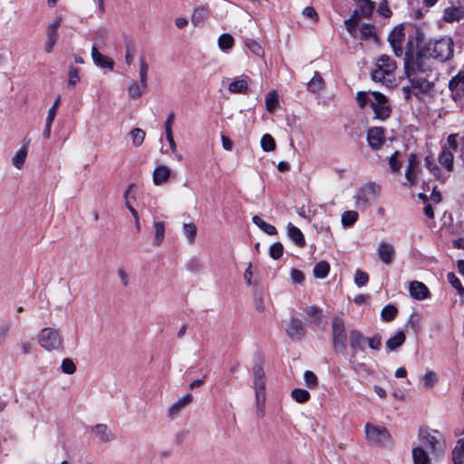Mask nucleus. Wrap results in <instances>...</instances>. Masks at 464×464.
<instances>
[{"mask_svg":"<svg viewBox=\"0 0 464 464\" xmlns=\"http://www.w3.org/2000/svg\"><path fill=\"white\" fill-rule=\"evenodd\" d=\"M253 375H254V389L256 392V414H257L258 418H263L265 415L266 382H265V372L260 364H256L254 366Z\"/></svg>","mask_w":464,"mask_h":464,"instance_id":"nucleus-4","label":"nucleus"},{"mask_svg":"<svg viewBox=\"0 0 464 464\" xmlns=\"http://www.w3.org/2000/svg\"><path fill=\"white\" fill-rule=\"evenodd\" d=\"M420 160L417 154L410 153L408 156V165L405 170V178L411 186L417 184V178L420 172Z\"/></svg>","mask_w":464,"mask_h":464,"instance_id":"nucleus-12","label":"nucleus"},{"mask_svg":"<svg viewBox=\"0 0 464 464\" xmlns=\"http://www.w3.org/2000/svg\"><path fill=\"white\" fill-rule=\"evenodd\" d=\"M406 340V336L403 331H398L393 336L389 338L386 342V348L388 351H394L398 347L401 346Z\"/></svg>","mask_w":464,"mask_h":464,"instance_id":"nucleus-28","label":"nucleus"},{"mask_svg":"<svg viewBox=\"0 0 464 464\" xmlns=\"http://www.w3.org/2000/svg\"><path fill=\"white\" fill-rule=\"evenodd\" d=\"M60 104H61V97L59 96L54 101L53 106L50 108V110L48 111V115H47V118H46V121H48V123L49 122H53L55 115H56V112H57V110H58Z\"/></svg>","mask_w":464,"mask_h":464,"instance_id":"nucleus-64","label":"nucleus"},{"mask_svg":"<svg viewBox=\"0 0 464 464\" xmlns=\"http://www.w3.org/2000/svg\"><path fill=\"white\" fill-rule=\"evenodd\" d=\"M424 160H425V166L430 170V172L436 179H440V169L439 166L429 156H427Z\"/></svg>","mask_w":464,"mask_h":464,"instance_id":"nucleus-50","label":"nucleus"},{"mask_svg":"<svg viewBox=\"0 0 464 464\" xmlns=\"http://www.w3.org/2000/svg\"><path fill=\"white\" fill-rule=\"evenodd\" d=\"M62 371L66 374H72L76 371V366L74 362L69 359H63L61 365Z\"/></svg>","mask_w":464,"mask_h":464,"instance_id":"nucleus-61","label":"nucleus"},{"mask_svg":"<svg viewBox=\"0 0 464 464\" xmlns=\"http://www.w3.org/2000/svg\"><path fill=\"white\" fill-rule=\"evenodd\" d=\"M39 345L47 352L58 351L63 347L60 331L53 327H44L37 334Z\"/></svg>","mask_w":464,"mask_h":464,"instance_id":"nucleus-5","label":"nucleus"},{"mask_svg":"<svg viewBox=\"0 0 464 464\" xmlns=\"http://www.w3.org/2000/svg\"><path fill=\"white\" fill-rule=\"evenodd\" d=\"M145 90L142 89L141 84L139 85L136 82H133L128 88L129 96L131 99L140 98Z\"/></svg>","mask_w":464,"mask_h":464,"instance_id":"nucleus-52","label":"nucleus"},{"mask_svg":"<svg viewBox=\"0 0 464 464\" xmlns=\"http://www.w3.org/2000/svg\"><path fill=\"white\" fill-rule=\"evenodd\" d=\"M208 14V8L200 5L196 7L191 15V22L194 25H198Z\"/></svg>","mask_w":464,"mask_h":464,"instance_id":"nucleus-36","label":"nucleus"},{"mask_svg":"<svg viewBox=\"0 0 464 464\" xmlns=\"http://www.w3.org/2000/svg\"><path fill=\"white\" fill-rule=\"evenodd\" d=\"M92 430L103 442H109L113 440L114 436L107 425L100 423L92 427Z\"/></svg>","mask_w":464,"mask_h":464,"instance_id":"nucleus-29","label":"nucleus"},{"mask_svg":"<svg viewBox=\"0 0 464 464\" xmlns=\"http://www.w3.org/2000/svg\"><path fill=\"white\" fill-rule=\"evenodd\" d=\"M359 215L356 211L347 210L342 215V223L344 227H351L358 220Z\"/></svg>","mask_w":464,"mask_h":464,"instance_id":"nucleus-42","label":"nucleus"},{"mask_svg":"<svg viewBox=\"0 0 464 464\" xmlns=\"http://www.w3.org/2000/svg\"><path fill=\"white\" fill-rule=\"evenodd\" d=\"M324 87V82L323 77L318 72H315L314 77L307 83V88L312 92H317L323 90Z\"/></svg>","mask_w":464,"mask_h":464,"instance_id":"nucleus-33","label":"nucleus"},{"mask_svg":"<svg viewBox=\"0 0 464 464\" xmlns=\"http://www.w3.org/2000/svg\"><path fill=\"white\" fill-rule=\"evenodd\" d=\"M130 136L131 137L133 145L139 147L144 140L145 131L140 128H136L130 132Z\"/></svg>","mask_w":464,"mask_h":464,"instance_id":"nucleus-46","label":"nucleus"},{"mask_svg":"<svg viewBox=\"0 0 464 464\" xmlns=\"http://www.w3.org/2000/svg\"><path fill=\"white\" fill-rule=\"evenodd\" d=\"M192 401V396L190 393L185 394L182 398H180L178 401L173 403L169 409V416L170 418H174Z\"/></svg>","mask_w":464,"mask_h":464,"instance_id":"nucleus-22","label":"nucleus"},{"mask_svg":"<svg viewBox=\"0 0 464 464\" xmlns=\"http://www.w3.org/2000/svg\"><path fill=\"white\" fill-rule=\"evenodd\" d=\"M183 230L188 237L189 243H193L195 241V237L197 235V227L194 223H184L183 224Z\"/></svg>","mask_w":464,"mask_h":464,"instance_id":"nucleus-49","label":"nucleus"},{"mask_svg":"<svg viewBox=\"0 0 464 464\" xmlns=\"http://www.w3.org/2000/svg\"><path fill=\"white\" fill-rule=\"evenodd\" d=\"M410 295L412 298L417 300H423L429 296L428 287L421 282L412 281L409 286Z\"/></svg>","mask_w":464,"mask_h":464,"instance_id":"nucleus-18","label":"nucleus"},{"mask_svg":"<svg viewBox=\"0 0 464 464\" xmlns=\"http://www.w3.org/2000/svg\"><path fill=\"white\" fill-rule=\"evenodd\" d=\"M404 39L405 34L402 28H394L389 34L388 41L396 56H401L403 54L402 44Z\"/></svg>","mask_w":464,"mask_h":464,"instance_id":"nucleus-14","label":"nucleus"},{"mask_svg":"<svg viewBox=\"0 0 464 464\" xmlns=\"http://www.w3.org/2000/svg\"><path fill=\"white\" fill-rule=\"evenodd\" d=\"M380 188L373 183L365 185L357 195V206L366 208L371 202L376 199Z\"/></svg>","mask_w":464,"mask_h":464,"instance_id":"nucleus-10","label":"nucleus"},{"mask_svg":"<svg viewBox=\"0 0 464 464\" xmlns=\"http://www.w3.org/2000/svg\"><path fill=\"white\" fill-rule=\"evenodd\" d=\"M418 439L419 445L428 450L432 455H439L444 451V437L436 430L420 429Z\"/></svg>","mask_w":464,"mask_h":464,"instance_id":"nucleus-3","label":"nucleus"},{"mask_svg":"<svg viewBox=\"0 0 464 464\" xmlns=\"http://www.w3.org/2000/svg\"><path fill=\"white\" fill-rule=\"evenodd\" d=\"M92 57L95 65L101 68L113 69L114 62L112 59L102 54L96 46H92Z\"/></svg>","mask_w":464,"mask_h":464,"instance_id":"nucleus-21","label":"nucleus"},{"mask_svg":"<svg viewBox=\"0 0 464 464\" xmlns=\"http://www.w3.org/2000/svg\"><path fill=\"white\" fill-rule=\"evenodd\" d=\"M61 22H62V18L57 17L51 24H49L48 28H47V38L48 39L57 40V36H58L57 32H58V28L61 24Z\"/></svg>","mask_w":464,"mask_h":464,"instance_id":"nucleus-44","label":"nucleus"},{"mask_svg":"<svg viewBox=\"0 0 464 464\" xmlns=\"http://www.w3.org/2000/svg\"><path fill=\"white\" fill-rule=\"evenodd\" d=\"M171 170L169 167L161 165L153 171V183L157 186L161 185L169 179Z\"/></svg>","mask_w":464,"mask_h":464,"instance_id":"nucleus-23","label":"nucleus"},{"mask_svg":"<svg viewBox=\"0 0 464 464\" xmlns=\"http://www.w3.org/2000/svg\"><path fill=\"white\" fill-rule=\"evenodd\" d=\"M80 82L79 69L71 66L68 72V88H73Z\"/></svg>","mask_w":464,"mask_h":464,"instance_id":"nucleus-45","label":"nucleus"},{"mask_svg":"<svg viewBox=\"0 0 464 464\" xmlns=\"http://www.w3.org/2000/svg\"><path fill=\"white\" fill-rule=\"evenodd\" d=\"M443 19L447 23L459 22L464 19V5H452L444 9Z\"/></svg>","mask_w":464,"mask_h":464,"instance_id":"nucleus-16","label":"nucleus"},{"mask_svg":"<svg viewBox=\"0 0 464 464\" xmlns=\"http://www.w3.org/2000/svg\"><path fill=\"white\" fill-rule=\"evenodd\" d=\"M375 36V27L370 24H362L358 29V37L362 40Z\"/></svg>","mask_w":464,"mask_h":464,"instance_id":"nucleus-37","label":"nucleus"},{"mask_svg":"<svg viewBox=\"0 0 464 464\" xmlns=\"http://www.w3.org/2000/svg\"><path fill=\"white\" fill-rule=\"evenodd\" d=\"M286 333L291 339L301 340L305 334V330L299 319L292 318L287 325Z\"/></svg>","mask_w":464,"mask_h":464,"instance_id":"nucleus-17","label":"nucleus"},{"mask_svg":"<svg viewBox=\"0 0 464 464\" xmlns=\"http://www.w3.org/2000/svg\"><path fill=\"white\" fill-rule=\"evenodd\" d=\"M371 107L374 112V118L385 121L392 113V108L385 95L379 92H372Z\"/></svg>","mask_w":464,"mask_h":464,"instance_id":"nucleus-8","label":"nucleus"},{"mask_svg":"<svg viewBox=\"0 0 464 464\" xmlns=\"http://www.w3.org/2000/svg\"><path fill=\"white\" fill-rule=\"evenodd\" d=\"M278 105V97L276 92H269L266 95V107L267 111L273 113Z\"/></svg>","mask_w":464,"mask_h":464,"instance_id":"nucleus-39","label":"nucleus"},{"mask_svg":"<svg viewBox=\"0 0 464 464\" xmlns=\"http://www.w3.org/2000/svg\"><path fill=\"white\" fill-rule=\"evenodd\" d=\"M330 271V265L326 261H320L317 263L313 270L314 276L316 278H325Z\"/></svg>","mask_w":464,"mask_h":464,"instance_id":"nucleus-34","label":"nucleus"},{"mask_svg":"<svg viewBox=\"0 0 464 464\" xmlns=\"http://www.w3.org/2000/svg\"><path fill=\"white\" fill-rule=\"evenodd\" d=\"M412 459L414 464H430V459L426 449H424L420 445L413 448Z\"/></svg>","mask_w":464,"mask_h":464,"instance_id":"nucleus-26","label":"nucleus"},{"mask_svg":"<svg viewBox=\"0 0 464 464\" xmlns=\"http://www.w3.org/2000/svg\"><path fill=\"white\" fill-rule=\"evenodd\" d=\"M439 162L449 172L453 171V169H454V156H453V153L449 149L442 148L441 152L439 155Z\"/></svg>","mask_w":464,"mask_h":464,"instance_id":"nucleus-24","label":"nucleus"},{"mask_svg":"<svg viewBox=\"0 0 464 464\" xmlns=\"http://www.w3.org/2000/svg\"><path fill=\"white\" fill-rule=\"evenodd\" d=\"M287 234L296 246H304L305 245L304 237L302 231L292 223H288L287 225Z\"/></svg>","mask_w":464,"mask_h":464,"instance_id":"nucleus-27","label":"nucleus"},{"mask_svg":"<svg viewBox=\"0 0 464 464\" xmlns=\"http://www.w3.org/2000/svg\"><path fill=\"white\" fill-rule=\"evenodd\" d=\"M453 41L450 36H444L438 40H430L428 42L424 49L420 48L426 56L445 62L453 56L454 48Z\"/></svg>","mask_w":464,"mask_h":464,"instance_id":"nucleus-2","label":"nucleus"},{"mask_svg":"<svg viewBox=\"0 0 464 464\" xmlns=\"http://www.w3.org/2000/svg\"><path fill=\"white\" fill-rule=\"evenodd\" d=\"M452 460L454 464H464V439L458 440L452 451Z\"/></svg>","mask_w":464,"mask_h":464,"instance_id":"nucleus-32","label":"nucleus"},{"mask_svg":"<svg viewBox=\"0 0 464 464\" xmlns=\"http://www.w3.org/2000/svg\"><path fill=\"white\" fill-rule=\"evenodd\" d=\"M369 281V276L367 273L362 271V270H356L355 276H354V283L358 286H363L365 285Z\"/></svg>","mask_w":464,"mask_h":464,"instance_id":"nucleus-59","label":"nucleus"},{"mask_svg":"<svg viewBox=\"0 0 464 464\" xmlns=\"http://www.w3.org/2000/svg\"><path fill=\"white\" fill-rule=\"evenodd\" d=\"M372 95L365 92H358L356 94V101L360 108H363L367 103L371 105Z\"/></svg>","mask_w":464,"mask_h":464,"instance_id":"nucleus-62","label":"nucleus"},{"mask_svg":"<svg viewBox=\"0 0 464 464\" xmlns=\"http://www.w3.org/2000/svg\"><path fill=\"white\" fill-rule=\"evenodd\" d=\"M396 69V63L388 55H382L376 63V68L372 73L374 82H391L393 72Z\"/></svg>","mask_w":464,"mask_h":464,"instance_id":"nucleus-6","label":"nucleus"},{"mask_svg":"<svg viewBox=\"0 0 464 464\" xmlns=\"http://www.w3.org/2000/svg\"><path fill=\"white\" fill-rule=\"evenodd\" d=\"M350 347L352 350L351 356H355L358 351H364L367 337H365L360 331L352 330L349 334Z\"/></svg>","mask_w":464,"mask_h":464,"instance_id":"nucleus-15","label":"nucleus"},{"mask_svg":"<svg viewBox=\"0 0 464 464\" xmlns=\"http://www.w3.org/2000/svg\"><path fill=\"white\" fill-rule=\"evenodd\" d=\"M349 363L351 369L353 370L354 372L358 375L367 376L372 374V371L369 369V367L365 363L359 362L356 358V355L350 356Z\"/></svg>","mask_w":464,"mask_h":464,"instance_id":"nucleus-25","label":"nucleus"},{"mask_svg":"<svg viewBox=\"0 0 464 464\" xmlns=\"http://www.w3.org/2000/svg\"><path fill=\"white\" fill-rule=\"evenodd\" d=\"M378 256L384 264L390 265L394 258L395 249L391 244L382 242L378 247Z\"/></svg>","mask_w":464,"mask_h":464,"instance_id":"nucleus-20","label":"nucleus"},{"mask_svg":"<svg viewBox=\"0 0 464 464\" xmlns=\"http://www.w3.org/2000/svg\"><path fill=\"white\" fill-rule=\"evenodd\" d=\"M305 314L309 317H313L314 324H319L321 321L320 309L316 305H311L305 308Z\"/></svg>","mask_w":464,"mask_h":464,"instance_id":"nucleus-57","label":"nucleus"},{"mask_svg":"<svg viewBox=\"0 0 464 464\" xmlns=\"http://www.w3.org/2000/svg\"><path fill=\"white\" fill-rule=\"evenodd\" d=\"M27 156V148L24 146L21 148L12 160L13 165L18 169H22Z\"/></svg>","mask_w":464,"mask_h":464,"instance_id":"nucleus-38","label":"nucleus"},{"mask_svg":"<svg viewBox=\"0 0 464 464\" xmlns=\"http://www.w3.org/2000/svg\"><path fill=\"white\" fill-rule=\"evenodd\" d=\"M291 395L292 398L299 403H304L310 398V393L306 390L299 388L294 389Z\"/></svg>","mask_w":464,"mask_h":464,"instance_id":"nucleus-43","label":"nucleus"},{"mask_svg":"<svg viewBox=\"0 0 464 464\" xmlns=\"http://www.w3.org/2000/svg\"><path fill=\"white\" fill-rule=\"evenodd\" d=\"M218 47L226 52L233 47L234 38L228 34H223L218 37Z\"/></svg>","mask_w":464,"mask_h":464,"instance_id":"nucleus-40","label":"nucleus"},{"mask_svg":"<svg viewBox=\"0 0 464 464\" xmlns=\"http://www.w3.org/2000/svg\"><path fill=\"white\" fill-rule=\"evenodd\" d=\"M366 343L371 349L380 350L382 345V336L381 334H376L372 338H367Z\"/></svg>","mask_w":464,"mask_h":464,"instance_id":"nucleus-63","label":"nucleus"},{"mask_svg":"<svg viewBox=\"0 0 464 464\" xmlns=\"http://www.w3.org/2000/svg\"><path fill=\"white\" fill-rule=\"evenodd\" d=\"M154 228V240L153 245L159 246L165 237V224L162 221H156L153 223Z\"/></svg>","mask_w":464,"mask_h":464,"instance_id":"nucleus-30","label":"nucleus"},{"mask_svg":"<svg viewBox=\"0 0 464 464\" xmlns=\"http://www.w3.org/2000/svg\"><path fill=\"white\" fill-rule=\"evenodd\" d=\"M397 314H398V309L394 305L387 304L382 308L381 316L383 321L391 322L395 318Z\"/></svg>","mask_w":464,"mask_h":464,"instance_id":"nucleus-41","label":"nucleus"},{"mask_svg":"<svg viewBox=\"0 0 464 464\" xmlns=\"http://www.w3.org/2000/svg\"><path fill=\"white\" fill-rule=\"evenodd\" d=\"M253 223L257 226L261 230L270 236L277 234L276 227L264 221L260 217L254 216L252 218Z\"/></svg>","mask_w":464,"mask_h":464,"instance_id":"nucleus-31","label":"nucleus"},{"mask_svg":"<svg viewBox=\"0 0 464 464\" xmlns=\"http://www.w3.org/2000/svg\"><path fill=\"white\" fill-rule=\"evenodd\" d=\"M354 17L355 16H352L351 18L345 20L344 24H345L346 30L349 32V34L353 37L357 38L358 37V28H357L356 19Z\"/></svg>","mask_w":464,"mask_h":464,"instance_id":"nucleus-53","label":"nucleus"},{"mask_svg":"<svg viewBox=\"0 0 464 464\" xmlns=\"http://www.w3.org/2000/svg\"><path fill=\"white\" fill-rule=\"evenodd\" d=\"M438 376L434 372H427L423 376L425 388H431L438 382Z\"/></svg>","mask_w":464,"mask_h":464,"instance_id":"nucleus-58","label":"nucleus"},{"mask_svg":"<svg viewBox=\"0 0 464 464\" xmlns=\"http://www.w3.org/2000/svg\"><path fill=\"white\" fill-rule=\"evenodd\" d=\"M447 278L449 283L458 291L459 295L464 293V287L462 286L460 280L454 273H449L447 275Z\"/></svg>","mask_w":464,"mask_h":464,"instance_id":"nucleus-51","label":"nucleus"},{"mask_svg":"<svg viewBox=\"0 0 464 464\" xmlns=\"http://www.w3.org/2000/svg\"><path fill=\"white\" fill-rule=\"evenodd\" d=\"M354 1L357 3L359 9H357L353 12V16H362V17L369 18L372 14V12L375 8L374 2H372L371 0H354Z\"/></svg>","mask_w":464,"mask_h":464,"instance_id":"nucleus-19","label":"nucleus"},{"mask_svg":"<svg viewBox=\"0 0 464 464\" xmlns=\"http://www.w3.org/2000/svg\"><path fill=\"white\" fill-rule=\"evenodd\" d=\"M261 147L265 151H273L276 149V141L270 134H265L261 138Z\"/></svg>","mask_w":464,"mask_h":464,"instance_id":"nucleus-48","label":"nucleus"},{"mask_svg":"<svg viewBox=\"0 0 464 464\" xmlns=\"http://www.w3.org/2000/svg\"><path fill=\"white\" fill-rule=\"evenodd\" d=\"M186 267L190 272H198L202 269L203 264L198 257H192L187 263Z\"/></svg>","mask_w":464,"mask_h":464,"instance_id":"nucleus-60","label":"nucleus"},{"mask_svg":"<svg viewBox=\"0 0 464 464\" xmlns=\"http://www.w3.org/2000/svg\"><path fill=\"white\" fill-rule=\"evenodd\" d=\"M367 141L373 150H378L385 142L384 129L382 127H372L367 130Z\"/></svg>","mask_w":464,"mask_h":464,"instance_id":"nucleus-13","label":"nucleus"},{"mask_svg":"<svg viewBox=\"0 0 464 464\" xmlns=\"http://www.w3.org/2000/svg\"><path fill=\"white\" fill-rule=\"evenodd\" d=\"M148 71H149L148 63L144 61V59H140V80L141 87L143 90H146L148 87V85H147Z\"/></svg>","mask_w":464,"mask_h":464,"instance_id":"nucleus-47","label":"nucleus"},{"mask_svg":"<svg viewBox=\"0 0 464 464\" xmlns=\"http://www.w3.org/2000/svg\"><path fill=\"white\" fill-rule=\"evenodd\" d=\"M452 99L458 103L464 102V71L459 72L449 82Z\"/></svg>","mask_w":464,"mask_h":464,"instance_id":"nucleus-11","label":"nucleus"},{"mask_svg":"<svg viewBox=\"0 0 464 464\" xmlns=\"http://www.w3.org/2000/svg\"><path fill=\"white\" fill-rule=\"evenodd\" d=\"M246 45L250 50V52L252 53H254L255 55L259 56V57L264 55V50H263L262 46L256 41L247 40L246 42Z\"/></svg>","mask_w":464,"mask_h":464,"instance_id":"nucleus-56","label":"nucleus"},{"mask_svg":"<svg viewBox=\"0 0 464 464\" xmlns=\"http://www.w3.org/2000/svg\"><path fill=\"white\" fill-rule=\"evenodd\" d=\"M404 71L411 88L413 95L426 94L434 87V81L430 79V60L420 49L414 46L413 41H409L404 53Z\"/></svg>","mask_w":464,"mask_h":464,"instance_id":"nucleus-1","label":"nucleus"},{"mask_svg":"<svg viewBox=\"0 0 464 464\" xmlns=\"http://www.w3.org/2000/svg\"><path fill=\"white\" fill-rule=\"evenodd\" d=\"M284 247L280 242L274 243L269 248V256L273 259H279L283 256Z\"/></svg>","mask_w":464,"mask_h":464,"instance_id":"nucleus-54","label":"nucleus"},{"mask_svg":"<svg viewBox=\"0 0 464 464\" xmlns=\"http://www.w3.org/2000/svg\"><path fill=\"white\" fill-rule=\"evenodd\" d=\"M365 437L370 445H387L391 442V435L386 428L374 426L370 423L365 425Z\"/></svg>","mask_w":464,"mask_h":464,"instance_id":"nucleus-9","label":"nucleus"},{"mask_svg":"<svg viewBox=\"0 0 464 464\" xmlns=\"http://www.w3.org/2000/svg\"><path fill=\"white\" fill-rule=\"evenodd\" d=\"M304 379L308 388L314 389L317 386L318 379L313 372L305 371L304 373Z\"/></svg>","mask_w":464,"mask_h":464,"instance_id":"nucleus-55","label":"nucleus"},{"mask_svg":"<svg viewBox=\"0 0 464 464\" xmlns=\"http://www.w3.org/2000/svg\"><path fill=\"white\" fill-rule=\"evenodd\" d=\"M347 334L343 320L338 316L332 321V343L336 353H344Z\"/></svg>","mask_w":464,"mask_h":464,"instance_id":"nucleus-7","label":"nucleus"},{"mask_svg":"<svg viewBox=\"0 0 464 464\" xmlns=\"http://www.w3.org/2000/svg\"><path fill=\"white\" fill-rule=\"evenodd\" d=\"M247 87L246 80L237 79L229 84L228 91L232 93H245L247 91Z\"/></svg>","mask_w":464,"mask_h":464,"instance_id":"nucleus-35","label":"nucleus"}]
</instances>
